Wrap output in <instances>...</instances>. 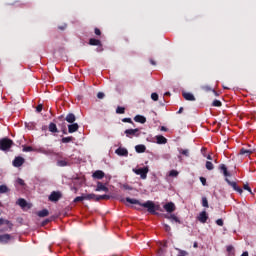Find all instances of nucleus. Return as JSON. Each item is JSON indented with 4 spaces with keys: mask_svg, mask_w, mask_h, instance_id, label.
<instances>
[{
    "mask_svg": "<svg viewBox=\"0 0 256 256\" xmlns=\"http://www.w3.org/2000/svg\"><path fill=\"white\" fill-rule=\"evenodd\" d=\"M126 203H130V205H140V207H144L147 209L148 213L151 215H155L157 211H159V206L155 205L153 201H146L145 203L139 202L137 199L126 198Z\"/></svg>",
    "mask_w": 256,
    "mask_h": 256,
    "instance_id": "nucleus-1",
    "label": "nucleus"
},
{
    "mask_svg": "<svg viewBox=\"0 0 256 256\" xmlns=\"http://www.w3.org/2000/svg\"><path fill=\"white\" fill-rule=\"evenodd\" d=\"M133 173L140 175L141 179H147V173H149V166L143 168H133Z\"/></svg>",
    "mask_w": 256,
    "mask_h": 256,
    "instance_id": "nucleus-2",
    "label": "nucleus"
},
{
    "mask_svg": "<svg viewBox=\"0 0 256 256\" xmlns=\"http://www.w3.org/2000/svg\"><path fill=\"white\" fill-rule=\"evenodd\" d=\"M11 145H13V141L8 138H4L0 140V149L2 151H7V149H11Z\"/></svg>",
    "mask_w": 256,
    "mask_h": 256,
    "instance_id": "nucleus-3",
    "label": "nucleus"
},
{
    "mask_svg": "<svg viewBox=\"0 0 256 256\" xmlns=\"http://www.w3.org/2000/svg\"><path fill=\"white\" fill-rule=\"evenodd\" d=\"M124 133H125L126 137H129L130 139H131V137H139V135H141L139 128L127 129V130H125Z\"/></svg>",
    "mask_w": 256,
    "mask_h": 256,
    "instance_id": "nucleus-4",
    "label": "nucleus"
},
{
    "mask_svg": "<svg viewBox=\"0 0 256 256\" xmlns=\"http://www.w3.org/2000/svg\"><path fill=\"white\" fill-rule=\"evenodd\" d=\"M198 221L200 223H207V220L209 219V215H207L206 211L200 212V214L197 217Z\"/></svg>",
    "mask_w": 256,
    "mask_h": 256,
    "instance_id": "nucleus-5",
    "label": "nucleus"
},
{
    "mask_svg": "<svg viewBox=\"0 0 256 256\" xmlns=\"http://www.w3.org/2000/svg\"><path fill=\"white\" fill-rule=\"evenodd\" d=\"M227 183L230 185V187L233 188L234 191H237L238 193H243V189H241L239 186H237L236 182H232L229 179L226 178Z\"/></svg>",
    "mask_w": 256,
    "mask_h": 256,
    "instance_id": "nucleus-6",
    "label": "nucleus"
},
{
    "mask_svg": "<svg viewBox=\"0 0 256 256\" xmlns=\"http://www.w3.org/2000/svg\"><path fill=\"white\" fill-rule=\"evenodd\" d=\"M116 155H119L120 157H127L129 155V151H127L126 148H121L119 147L116 151H115Z\"/></svg>",
    "mask_w": 256,
    "mask_h": 256,
    "instance_id": "nucleus-7",
    "label": "nucleus"
},
{
    "mask_svg": "<svg viewBox=\"0 0 256 256\" xmlns=\"http://www.w3.org/2000/svg\"><path fill=\"white\" fill-rule=\"evenodd\" d=\"M61 199L60 192H52L49 196V201L57 202Z\"/></svg>",
    "mask_w": 256,
    "mask_h": 256,
    "instance_id": "nucleus-8",
    "label": "nucleus"
},
{
    "mask_svg": "<svg viewBox=\"0 0 256 256\" xmlns=\"http://www.w3.org/2000/svg\"><path fill=\"white\" fill-rule=\"evenodd\" d=\"M164 209L167 213H173V211H175V204L173 202H168L164 205Z\"/></svg>",
    "mask_w": 256,
    "mask_h": 256,
    "instance_id": "nucleus-9",
    "label": "nucleus"
},
{
    "mask_svg": "<svg viewBox=\"0 0 256 256\" xmlns=\"http://www.w3.org/2000/svg\"><path fill=\"white\" fill-rule=\"evenodd\" d=\"M25 163V159L23 157H16L13 161L14 167H21Z\"/></svg>",
    "mask_w": 256,
    "mask_h": 256,
    "instance_id": "nucleus-10",
    "label": "nucleus"
},
{
    "mask_svg": "<svg viewBox=\"0 0 256 256\" xmlns=\"http://www.w3.org/2000/svg\"><path fill=\"white\" fill-rule=\"evenodd\" d=\"M93 179H103L105 177V172L97 170L92 174Z\"/></svg>",
    "mask_w": 256,
    "mask_h": 256,
    "instance_id": "nucleus-11",
    "label": "nucleus"
},
{
    "mask_svg": "<svg viewBox=\"0 0 256 256\" xmlns=\"http://www.w3.org/2000/svg\"><path fill=\"white\" fill-rule=\"evenodd\" d=\"M96 191H104L105 193L109 192V188L105 186L102 182L97 183Z\"/></svg>",
    "mask_w": 256,
    "mask_h": 256,
    "instance_id": "nucleus-12",
    "label": "nucleus"
},
{
    "mask_svg": "<svg viewBox=\"0 0 256 256\" xmlns=\"http://www.w3.org/2000/svg\"><path fill=\"white\" fill-rule=\"evenodd\" d=\"M77 131H79V124L73 123L71 125H68V132L69 133H75Z\"/></svg>",
    "mask_w": 256,
    "mask_h": 256,
    "instance_id": "nucleus-13",
    "label": "nucleus"
},
{
    "mask_svg": "<svg viewBox=\"0 0 256 256\" xmlns=\"http://www.w3.org/2000/svg\"><path fill=\"white\" fill-rule=\"evenodd\" d=\"M8 241H11V235L10 234H3L0 235V243H7Z\"/></svg>",
    "mask_w": 256,
    "mask_h": 256,
    "instance_id": "nucleus-14",
    "label": "nucleus"
},
{
    "mask_svg": "<svg viewBox=\"0 0 256 256\" xmlns=\"http://www.w3.org/2000/svg\"><path fill=\"white\" fill-rule=\"evenodd\" d=\"M156 142L158 145H165V143H167V138H165V136L158 135L156 136Z\"/></svg>",
    "mask_w": 256,
    "mask_h": 256,
    "instance_id": "nucleus-15",
    "label": "nucleus"
},
{
    "mask_svg": "<svg viewBox=\"0 0 256 256\" xmlns=\"http://www.w3.org/2000/svg\"><path fill=\"white\" fill-rule=\"evenodd\" d=\"M57 165H58V167H67V166L71 165V162H69L68 159L58 160Z\"/></svg>",
    "mask_w": 256,
    "mask_h": 256,
    "instance_id": "nucleus-16",
    "label": "nucleus"
},
{
    "mask_svg": "<svg viewBox=\"0 0 256 256\" xmlns=\"http://www.w3.org/2000/svg\"><path fill=\"white\" fill-rule=\"evenodd\" d=\"M253 149H245V148H241L240 149V155H246V157H249V155L253 154Z\"/></svg>",
    "mask_w": 256,
    "mask_h": 256,
    "instance_id": "nucleus-17",
    "label": "nucleus"
},
{
    "mask_svg": "<svg viewBox=\"0 0 256 256\" xmlns=\"http://www.w3.org/2000/svg\"><path fill=\"white\" fill-rule=\"evenodd\" d=\"M134 121H136V123H147V118H145V116H141V115H136L134 117Z\"/></svg>",
    "mask_w": 256,
    "mask_h": 256,
    "instance_id": "nucleus-18",
    "label": "nucleus"
},
{
    "mask_svg": "<svg viewBox=\"0 0 256 256\" xmlns=\"http://www.w3.org/2000/svg\"><path fill=\"white\" fill-rule=\"evenodd\" d=\"M183 97L186 101H195V96L192 93L184 92Z\"/></svg>",
    "mask_w": 256,
    "mask_h": 256,
    "instance_id": "nucleus-19",
    "label": "nucleus"
},
{
    "mask_svg": "<svg viewBox=\"0 0 256 256\" xmlns=\"http://www.w3.org/2000/svg\"><path fill=\"white\" fill-rule=\"evenodd\" d=\"M76 119L77 118L75 117V114H73V113H70L66 116L67 123H75Z\"/></svg>",
    "mask_w": 256,
    "mask_h": 256,
    "instance_id": "nucleus-20",
    "label": "nucleus"
},
{
    "mask_svg": "<svg viewBox=\"0 0 256 256\" xmlns=\"http://www.w3.org/2000/svg\"><path fill=\"white\" fill-rule=\"evenodd\" d=\"M135 149L137 153H145L147 148L145 147V145L140 144V145H136Z\"/></svg>",
    "mask_w": 256,
    "mask_h": 256,
    "instance_id": "nucleus-21",
    "label": "nucleus"
},
{
    "mask_svg": "<svg viewBox=\"0 0 256 256\" xmlns=\"http://www.w3.org/2000/svg\"><path fill=\"white\" fill-rule=\"evenodd\" d=\"M219 169L222 171L224 177H229V172L227 171V166H225V164H221Z\"/></svg>",
    "mask_w": 256,
    "mask_h": 256,
    "instance_id": "nucleus-22",
    "label": "nucleus"
},
{
    "mask_svg": "<svg viewBox=\"0 0 256 256\" xmlns=\"http://www.w3.org/2000/svg\"><path fill=\"white\" fill-rule=\"evenodd\" d=\"M48 129L51 133L59 132V130L57 129V125L55 123H50Z\"/></svg>",
    "mask_w": 256,
    "mask_h": 256,
    "instance_id": "nucleus-23",
    "label": "nucleus"
},
{
    "mask_svg": "<svg viewBox=\"0 0 256 256\" xmlns=\"http://www.w3.org/2000/svg\"><path fill=\"white\" fill-rule=\"evenodd\" d=\"M17 204L22 207V209H25L27 207V201L23 198L18 199Z\"/></svg>",
    "mask_w": 256,
    "mask_h": 256,
    "instance_id": "nucleus-24",
    "label": "nucleus"
},
{
    "mask_svg": "<svg viewBox=\"0 0 256 256\" xmlns=\"http://www.w3.org/2000/svg\"><path fill=\"white\" fill-rule=\"evenodd\" d=\"M89 45L99 46V45H101V40H97V39H95V38H91V39L89 40Z\"/></svg>",
    "mask_w": 256,
    "mask_h": 256,
    "instance_id": "nucleus-25",
    "label": "nucleus"
},
{
    "mask_svg": "<svg viewBox=\"0 0 256 256\" xmlns=\"http://www.w3.org/2000/svg\"><path fill=\"white\" fill-rule=\"evenodd\" d=\"M49 215V210L43 209L42 211L38 212V217H47Z\"/></svg>",
    "mask_w": 256,
    "mask_h": 256,
    "instance_id": "nucleus-26",
    "label": "nucleus"
},
{
    "mask_svg": "<svg viewBox=\"0 0 256 256\" xmlns=\"http://www.w3.org/2000/svg\"><path fill=\"white\" fill-rule=\"evenodd\" d=\"M206 169H208V171H213L215 169V166L213 165V162L207 161L206 162Z\"/></svg>",
    "mask_w": 256,
    "mask_h": 256,
    "instance_id": "nucleus-27",
    "label": "nucleus"
},
{
    "mask_svg": "<svg viewBox=\"0 0 256 256\" xmlns=\"http://www.w3.org/2000/svg\"><path fill=\"white\" fill-rule=\"evenodd\" d=\"M227 252L229 256H235V248H233V246H227Z\"/></svg>",
    "mask_w": 256,
    "mask_h": 256,
    "instance_id": "nucleus-28",
    "label": "nucleus"
},
{
    "mask_svg": "<svg viewBox=\"0 0 256 256\" xmlns=\"http://www.w3.org/2000/svg\"><path fill=\"white\" fill-rule=\"evenodd\" d=\"M116 113H118V115H123L125 113V108L118 106L116 109Z\"/></svg>",
    "mask_w": 256,
    "mask_h": 256,
    "instance_id": "nucleus-29",
    "label": "nucleus"
},
{
    "mask_svg": "<svg viewBox=\"0 0 256 256\" xmlns=\"http://www.w3.org/2000/svg\"><path fill=\"white\" fill-rule=\"evenodd\" d=\"M73 141V136L62 138V143H71Z\"/></svg>",
    "mask_w": 256,
    "mask_h": 256,
    "instance_id": "nucleus-30",
    "label": "nucleus"
},
{
    "mask_svg": "<svg viewBox=\"0 0 256 256\" xmlns=\"http://www.w3.org/2000/svg\"><path fill=\"white\" fill-rule=\"evenodd\" d=\"M179 176V172L177 170H171L169 172V177H178Z\"/></svg>",
    "mask_w": 256,
    "mask_h": 256,
    "instance_id": "nucleus-31",
    "label": "nucleus"
},
{
    "mask_svg": "<svg viewBox=\"0 0 256 256\" xmlns=\"http://www.w3.org/2000/svg\"><path fill=\"white\" fill-rule=\"evenodd\" d=\"M97 197L98 195L88 194L87 196H85V199H93L94 201H97Z\"/></svg>",
    "mask_w": 256,
    "mask_h": 256,
    "instance_id": "nucleus-32",
    "label": "nucleus"
},
{
    "mask_svg": "<svg viewBox=\"0 0 256 256\" xmlns=\"http://www.w3.org/2000/svg\"><path fill=\"white\" fill-rule=\"evenodd\" d=\"M179 153H181V155H185V157H189V150L187 149H179Z\"/></svg>",
    "mask_w": 256,
    "mask_h": 256,
    "instance_id": "nucleus-33",
    "label": "nucleus"
},
{
    "mask_svg": "<svg viewBox=\"0 0 256 256\" xmlns=\"http://www.w3.org/2000/svg\"><path fill=\"white\" fill-rule=\"evenodd\" d=\"M171 219L170 221H174L175 223H181V220H179L178 217L175 216V214H171Z\"/></svg>",
    "mask_w": 256,
    "mask_h": 256,
    "instance_id": "nucleus-34",
    "label": "nucleus"
},
{
    "mask_svg": "<svg viewBox=\"0 0 256 256\" xmlns=\"http://www.w3.org/2000/svg\"><path fill=\"white\" fill-rule=\"evenodd\" d=\"M101 199H111L110 195H98L97 201H101Z\"/></svg>",
    "mask_w": 256,
    "mask_h": 256,
    "instance_id": "nucleus-35",
    "label": "nucleus"
},
{
    "mask_svg": "<svg viewBox=\"0 0 256 256\" xmlns=\"http://www.w3.org/2000/svg\"><path fill=\"white\" fill-rule=\"evenodd\" d=\"M40 153H43L44 155H53V150L41 149Z\"/></svg>",
    "mask_w": 256,
    "mask_h": 256,
    "instance_id": "nucleus-36",
    "label": "nucleus"
},
{
    "mask_svg": "<svg viewBox=\"0 0 256 256\" xmlns=\"http://www.w3.org/2000/svg\"><path fill=\"white\" fill-rule=\"evenodd\" d=\"M7 191H9V188L6 185L0 186V193H7Z\"/></svg>",
    "mask_w": 256,
    "mask_h": 256,
    "instance_id": "nucleus-37",
    "label": "nucleus"
},
{
    "mask_svg": "<svg viewBox=\"0 0 256 256\" xmlns=\"http://www.w3.org/2000/svg\"><path fill=\"white\" fill-rule=\"evenodd\" d=\"M202 206L203 207H209V201L207 200L206 197L202 198Z\"/></svg>",
    "mask_w": 256,
    "mask_h": 256,
    "instance_id": "nucleus-38",
    "label": "nucleus"
},
{
    "mask_svg": "<svg viewBox=\"0 0 256 256\" xmlns=\"http://www.w3.org/2000/svg\"><path fill=\"white\" fill-rule=\"evenodd\" d=\"M16 183H17L18 185H21V187H25V181H24L23 179H21V178H18V179L16 180Z\"/></svg>",
    "mask_w": 256,
    "mask_h": 256,
    "instance_id": "nucleus-39",
    "label": "nucleus"
},
{
    "mask_svg": "<svg viewBox=\"0 0 256 256\" xmlns=\"http://www.w3.org/2000/svg\"><path fill=\"white\" fill-rule=\"evenodd\" d=\"M151 99L153 101H159V95L157 93H152L151 94Z\"/></svg>",
    "mask_w": 256,
    "mask_h": 256,
    "instance_id": "nucleus-40",
    "label": "nucleus"
},
{
    "mask_svg": "<svg viewBox=\"0 0 256 256\" xmlns=\"http://www.w3.org/2000/svg\"><path fill=\"white\" fill-rule=\"evenodd\" d=\"M84 199H86V198L83 197V196H78V197H76V198L74 199V203H79V202H81V201H84Z\"/></svg>",
    "mask_w": 256,
    "mask_h": 256,
    "instance_id": "nucleus-41",
    "label": "nucleus"
},
{
    "mask_svg": "<svg viewBox=\"0 0 256 256\" xmlns=\"http://www.w3.org/2000/svg\"><path fill=\"white\" fill-rule=\"evenodd\" d=\"M212 105H213V107H221L222 104H221V101L214 100Z\"/></svg>",
    "mask_w": 256,
    "mask_h": 256,
    "instance_id": "nucleus-42",
    "label": "nucleus"
},
{
    "mask_svg": "<svg viewBox=\"0 0 256 256\" xmlns=\"http://www.w3.org/2000/svg\"><path fill=\"white\" fill-rule=\"evenodd\" d=\"M201 89H203V91H213V89H211L209 86L204 85L201 87Z\"/></svg>",
    "mask_w": 256,
    "mask_h": 256,
    "instance_id": "nucleus-43",
    "label": "nucleus"
},
{
    "mask_svg": "<svg viewBox=\"0 0 256 256\" xmlns=\"http://www.w3.org/2000/svg\"><path fill=\"white\" fill-rule=\"evenodd\" d=\"M36 111H37V113H41V111H43V105L39 104V105L36 107Z\"/></svg>",
    "mask_w": 256,
    "mask_h": 256,
    "instance_id": "nucleus-44",
    "label": "nucleus"
},
{
    "mask_svg": "<svg viewBox=\"0 0 256 256\" xmlns=\"http://www.w3.org/2000/svg\"><path fill=\"white\" fill-rule=\"evenodd\" d=\"M216 224L219 225V227H223V219L216 220Z\"/></svg>",
    "mask_w": 256,
    "mask_h": 256,
    "instance_id": "nucleus-45",
    "label": "nucleus"
},
{
    "mask_svg": "<svg viewBox=\"0 0 256 256\" xmlns=\"http://www.w3.org/2000/svg\"><path fill=\"white\" fill-rule=\"evenodd\" d=\"M97 97H98V99H104L105 93L99 92V93L97 94Z\"/></svg>",
    "mask_w": 256,
    "mask_h": 256,
    "instance_id": "nucleus-46",
    "label": "nucleus"
},
{
    "mask_svg": "<svg viewBox=\"0 0 256 256\" xmlns=\"http://www.w3.org/2000/svg\"><path fill=\"white\" fill-rule=\"evenodd\" d=\"M123 123H133V120L131 118H124L122 119Z\"/></svg>",
    "mask_w": 256,
    "mask_h": 256,
    "instance_id": "nucleus-47",
    "label": "nucleus"
},
{
    "mask_svg": "<svg viewBox=\"0 0 256 256\" xmlns=\"http://www.w3.org/2000/svg\"><path fill=\"white\" fill-rule=\"evenodd\" d=\"M4 223H5L6 225H10L9 221L3 220V218H0V225H3Z\"/></svg>",
    "mask_w": 256,
    "mask_h": 256,
    "instance_id": "nucleus-48",
    "label": "nucleus"
},
{
    "mask_svg": "<svg viewBox=\"0 0 256 256\" xmlns=\"http://www.w3.org/2000/svg\"><path fill=\"white\" fill-rule=\"evenodd\" d=\"M186 255H187V251L179 250L178 256H186Z\"/></svg>",
    "mask_w": 256,
    "mask_h": 256,
    "instance_id": "nucleus-49",
    "label": "nucleus"
},
{
    "mask_svg": "<svg viewBox=\"0 0 256 256\" xmlns=\"http://www.w3.org/2000/svg\"><path fill=\"white\" fill-rule=\"evenodd\" d=\"M200 181L202 185H207V179H205V177H200Z\"/></svg>",
    "mask_w": 256,
    "mask_h": 256,
    "instance_id": "nucleus-50",
    "label": "nucleus"
},
{
    "mask_svg": "<svg viewBox=\"0 0 256 256\" xmlns=\"http://www.w3.org/2000/svg\"><path fill=\"white\" fill-rule=\"evenodd\" d=\"M164 229H165V231H166L167 233H169V231H171V226L165 224V225H164Z\"/></svg>",
    "mask_w": 256,
    "mask_h": 256,
    "instance_id": "nucleus-51",
    "label": "nucleus"
},
{
    "mask_svg": "<svg viewBox=\"0 0 256 256\" xmlns=\"http://www.w3.org/2000/svg\"><path fill=\"white\" fill-rule=\"evenodd\" d=\"M96 51H97L98 53H101V51H103V46H101V44L98 45V48L96 49Z\"/></svg>",
    "mask_w": 256,
    "mask_h": 256,
    "instance_id": "nucleus-52",
    "label": "nucleus"
},
{
    "mask_svg": "<svg viewBox=\"0 0 256 256\" xmlns=\"http://www.w3.org/2000/svg\"><path fill=\"white\" fill-rule=\"evenodd\" d=\"M24 151H27V152H30V151H33V147L31 146H28L24 149Z\"/></svg>",
    "mask_w": 256,
    "mask_h": 256,
    "instance_id": "nucleus-53",
    "label": "nucleus"
},
{
    "mask_svg": "<svg viewBox=\"0 0 256 256\" xmlns=\"http://www.w3.org/2000/svg\"><path fill=\"white\" fill-rule=\"evenodd\" d=\"M95 35H101V30H99V28H95Z\"/></svg>",
    "mask_w": 256,
    "mask_h": 256,
    "instance_id": "nucleus-54",
    "label": "nucleus"
},
{
    "mask_svg": "<svg viewBox=\"0 0 256 256\" xmlns=\"http://www.w3.org/2000/svg\"><path fill=\"white\" fill-rule=\"evenodd\" d=\"M244 189H245L246 191H249V193H251V188H250L248 185H244Z\"/></svg>",
    "mask_w": 256,
    "mask_h": 256,
    "instance_id": "nucleus-55",
    "label": "nucleus"
},
{
    "mask_svg": "<svg viewBox=\"0 0 256 256\" xmlns=\"http://www.w3.org/2000/svg\"><path fill=\"white\" fill-rule=\"evenodd\" d=\"M163 159H171V155L165 154V155H163Z\"/></svg>",
    "mask_w": 256,
    "mask_h": 256,
    "instance_id": "nucleus-56",
    "label": "nucleus"
},
{
    "mask_svg": "<svg viewBox=\"0 0 256 256\" xmlns=\"http://www.w3.org/2000/svg\"><path fill=\"white\" fill-rule=\"evenodd\" d=\"M206 158H207L209 161H212V160H213V157H211V155H208Z\"/></svg>",
    "mask_w": 256,
    "mask_h": 256,
    "instance_id": "nucleus-57",
    "label": "nucleus"
},
{
    "mask_svg": "<svg viewBox=\"0 0 256 256\" xmlns=\"http://www.w3.org/2000/svg\"><path fill=\"white\" fill-rule=\"evenodd\" d=\"M166 219H169L171 221V214L170 215H165Z\"/></svg>",
    "mask_w": 256,
    "mask_h": 256,
    "instance_id": "nucleus-58",
    "label": "nucleus"
},
{
    "mask_svg": "<svg viewBox=\"0 0 256 256\" xmlns=\"http://www.w3.org/2000/svg\"><path fill=\"white\" fill-rule=\"evenodd\" d=\"M181 113H183V107H181V108L179 109V111H178V114H181Z\"/></svg>",
    "mask_w": 256,
    "mask_h": 256,
    "instance_id": "nucleus-59",
    "label": "nucleus"
},
{
    "mask_svg": "<svg viewBox=\"0 0 256 256\" xmlns=\"http://www.w3.org/2000/svg\"><path fill=\"white\" fill-rule=\"evenodd\" d=\"M161 131H167V128H165L164 126L161 127Z\"/></svg>",
    "mask_w": 256,
    "mask_h": 256,
    "instance_id": "nucleus-60",
    "label": "nucleus"
},
{
    "mask_svg": "<svg viewBox=\"0 0 256 256\" xmlns=\"http://www.w3.org/2000/svg\"><path fill=\"white\" fill-rule=\"evenodd\" d=\"M151 65H156V63L153 60H150Z\"/></svg>",
    "mask_w": 256,
    "mask_h": 256,
    "instance_id": "nucleus-61",
    "label": "nucleus"
},
{
    "mask_svg": "<svg viewBox=\"0 0 256 256\" xmlns=\"http://www.w3.org/2000/svg\"><path fill=\"white\" fill-rule=\"evenodd\" d=\"M65 27H66V26H64V27H59V29H61V30L63 31V29H65Z\"/></svg>",
    "mask_w": 256,
    "mask_h": 256,
    "instance_id": "nucleus-62",
    "label": "nucleus"
},
{
    "mask_svg": "<svg viewBox=\"0 0 256 256\" xmlns=\"http://www.w3.org/2000/svg\"><path fill=\"white\" fill-rule=\"evenodd\" d=\"M165 95H171V93H169V92H166V93H165Z\"/></svg>",
    "mask_w": 256,
    "mask_h": 256,
    "instance_id": "nucleus-63",
    "label": "nucleus"
},
{
    "mask_svg": "<svg viewBox=\"0 0 256 256\" xmlns=\"http://www.w3.org/2000/svg\"><path fill=\"white\" fill-rule=\"evenodd\" d=\"M201 151H202V153H203V152H205V148H202V150H201Z\"/></svg>",
    "mask_w": 256,
    "mask_h": 256,
    "instance_id": "nucleus-64",
    "label": "nucleus"
}]
</instances>
